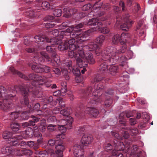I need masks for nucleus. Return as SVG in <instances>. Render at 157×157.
I'll use <instances>...</instances> for the list:
<instances>
[{
	"label": "nucleus",
	"instance_id": "f257e3e1",
	"mask_svg": "<svg viewBox=\"0 0 157 157\" xmlns=\"http://www.w3.org/2000/svg\"><path fill=\"white\" fill-rule=\"evenodd\" d=\"M26 95L31 91L30 90L25 89L22 90L20 87L17 86L11 88L8 92V94L5 93L6 89L2 86H0V98L3 100V102H0V108L4 111H6L10 108V104L7 101L8 100H12L15 97L16 93L21 91Z\"/></svg>",
	"mask_w": 157,
	"mask_h": 157
},
{
	"label": "nucleus",
	"instance_id": "f03ea898",
	"mask_svg": "<svg viewBox=\"0 0 157 157\" xmlns=\"http://www.w3.org/2000/svg\"><path fill=\"white\" fill-rule=\"evenodd\" d=\"M121 48L117 50L115 48L108 47L102 52L101 55L103 59L107 61V62L112 63H116L117 61L121 63V65L123 66L126 64V61L128 60L125 55L121 56L119 55L124 52L118 53L119 50L121 51Z\"/></svg>",
	"mask_w": 157,
	"mask_h": 157
},
{
	"label": "nucleus",
	"instance_id": "7ed1b4c3",
	"mask_svg": "<svg viewBox=\"0 0 157 157\" xmlns=\"http://www.w3.org/2000/svg\"><path fill=\"white\" fill-rule=\"evenodd\" d=\"M76 51L69 50L68 53V56L70 58L74 57L76 59V64L80 67L85 66L86 64V61H87L90 63L94 64L95 60L92 54L89 52L86 53L83 50L77 49Z\"/></svg>",
	"mask_w": 157,
	"mask_h": 157
},
{
	"label": "nucleus",
	"instance_id": "20e7f679",
	"mask_svg": "<svg viewBox=\"0 0 157 157\" xmlns=\"http://www.w3.org/2000/svg\"><path fill=\"white\" fill-rule=\"evenodd\" d=\"M103 88L102 84L99 83L95 84L93 89L91 87L88 88L87 90V93L90 92L92 90L93 91L92 95L89 102V105L95 104L96 101L101 102L100 99L98 98V97L100 96V94L102 93V89Z\"/></svg>",
	"mask_w": 157,
	"mask_h": 157
},
{
	"label": "nucleus",
	"instance_id": "39448f33",
	"mask_svg": "<svg viewBox=\"0 0 157 157\" xmlns=\"http://www.w3.org/2000/svg\"><path fill=\"white\" fill-rule=\"evenodd\" d=\"M129 16L128 14L124 15L122 19L120 16L117 17V21L115 25L118 26L121 22H124V23L120 26V28L123 30L128 31L132 25L134 23V21L129 19Z\"/></svg>",
	"mask_w": 157,
	"mask_h": 157
},
{
	"label": "nucleus",
	"instance_id": "423d86ee",
	"mask_svg": "<svg viewBox=\"0 0 157 157\" xmlns=\"http://www.w3.org/2000/svg\"><path fill=\"white\" fill-rule=\"evenodd\" d=\"M84 32L82 34H80L77 33L75 34L73 32L71 33L70 36L71 39L67 43L68 45L74 44L76 41L78 44H80L86 40V35H84Z\"/></svg>",
	"mask_w": 157,
	"mask_h": 157
},
{
	"label": "nucleus",
	"instance_id": "0eeeda50",
	"mask_svg": "<svg viewBox=\"0 0 157 157\" xmlns=\"http://www.w3.org/2000/svg\"><path fill=\"white\" fill-rule=\"evenodd\" d=\"M97 25V26L95 27L94 28H92L84 32V35H86L85 37H88V36H90L93 32L96 31H98L103 33H107L109 32V30L108 28L101 27L102 25L101 22L98 23Z\"/></svg>",
	"mask_w": 157,
	"mask_h": 157
},
{
	"label": "nucleus",
	"instance_id": "6e6552de",
	"mask_svg": "<svg viewBox=\"0 0 157 157\" xmlns=\"http://www.w3.org/2000/svg\"><path fill=\"white\" fill-rule=\"evenodd\" d=\"M46 39L47 42L51 43L52 45H58V49L61 51H63L66 50L68 47L67 42H65L63 44H61V40L60 39L58 40V38L51 39L50 40H48V38H46Z\"/></svg>",
	"mask_w": 157,
	"mask_h": 157
},
{
	"label": "nucleus",
	"instance_id": "1a4fd4ad",
	"mask_svg": "<svg viewBox=\"0 0 157 157\" xmlns=\"http://www.w3.org/2000/svg\"><path fill=\"white\" fill-rule=\"evenodd\" d=\"M130 37V35L128 33H123L121 35H120V44L122 46L121 48V51L119 50L118 52V53L125 52L127 47L126 44V41Z\"/></svg>",
	"mask_w": 157,
	"mask_h": 157
},
{
	"label": "nucleus",
	"instance_id": "9d476101",
	"mask_svg": "<svg viewBox=\"0 0 157 157\" xmlns=\"http://www.w3.org/2000/svg\"><path fill=\"white\" fill-rule=\"evenodd\" d=\"M29 77L30 79L33 80L32 82V84H33L36 82V85L37 84H43L45 83L47 81V78L45 77H42L34 74L29 75Z\"/></svg>",
	"mask_w": 157,
	"mask_h": 157
},
{
	"label": "nucleus",
	"instance_id": "9b49d317",
	"mask_svg": "<svg viewBox=\"0 0 157 157\" xmlns=\"http://www.w3.org/2000/svg\"><path fill=\"white\" fill-rule=\"evenodd\" d=\"M70 110L69 109L66 108L60 111V113L61 115L64 117H66V121H67V124L69 128H70L71 127V124L73 121V119L72 117L70 116H69L70 114Z\"/></svg>",
	"mask_w": 157,
	"mask_h": 157
},
{
	"label": "nucleus",
	"instance_id": "f8f14e48",
	"mask_svg": "<svg viewBox=\"0 0 157 157\" xmlns=\"http://www.w3.org/2000/svg\"><path fill=\"white\" fill-rule=\"evenodd\" d=\"M72 151L75 157H83V149L81 147L80 145L78 144L75 145L73 147Z\"/></svg>",
	"mask_w": 157,
	"mask_h": 157
},
{
	"label": "nucleus",
	"instance_id": "ddd939ff",
	"mask_svg": "<svg viewBox=\"0 0 157 157\" xmlns=\"http://www.w3.org/2000/svg\"><path fill=\"white\" fill-rule=\"evenodd\" d=\"M32 68L35 72L39 73L44 72H48L50 71L49 67L46 66H38L36 64H34L32 66Z\"/></svg>",
	"mask_w": 157,
	"mask_h": 157
},
{
	"label": "nucleus",
	"instance_id": "4468645a",
	"mask_svg": "<svg viewBox=\"0 0 157 157\" xmlns=\"http://www.w3.org/2000/svg\"><path fill=\"white\" fill-rule=\"evenodd\" d=\"M98 47V46L97 44H94V42H91L87 45L84 46L82 48H81V50H83L84 52H89V53H90L89 52H85V49H88L90 51H92L94 50H95V53L96 54L97 56H99L100 55L101 53H99L98 52V49H97V48ZM98 51H100V50L99 49H98Z\"/></svg>",
	"mask_w": 157,
	"mask_h": 157
},
{
	"label": "nucleus",
	"instance_id": "2eb2a0df",
	"mask_svg": "<svg viewBox=\"0 0 157 157\" xmlns=\"http://www.w3.org/2000/svg\"><path fill=\"white\" fill-rule=\"evenodd\" d=\"M145 29V26L144 24L143 21L141 20L138 22L136 31L139 33V36H141L144 33Z\"/></svg>",
	"mask_w": 157,
	"mask_h": 157
},
{
	"label": "nucleus",
	"instance_id": "dca6fc26",
	"mask_svg": "<svg viewBox=\"0 0 157 157\" xmlns=\"http://www.w3.org/2000/svg\"><path fill=\"white\" fill-rule=\"evenodd\" d=\"M93 139V138L91 136L84 135L82 138L81 142L83 145L87 146L91 143Z\"/></svg>",
	"mask_w": 157,
	"mask_h": 157
},
{
	"label": "nucleus",
	"instance_id": "f3484780",
	"mask_svg": "<svg viewBox=\"0 0 157 157\" xmlns=\"http://www.w3.org/2000/svg\"><path fill=\"white\" fill-rule=\"evenodd\" d=\"M80 29H78V30H76L75 29V27L73 28V27L71 26L68 28L66 30V32L64 31H62L60 33V38H62L65 35H68L70 36V34L71 33L73 32L74 34H75V33H79V32L80 31Z\"/></svg>",
	"mask_w": 157,
	"mask_h": 157
},
{
	"label": "nucleus",
	"instance_id": "a211bd4d",
	"mask_svg": "<svg viewBox=\"0 0 157 157\" xmlns=\"http://www.w3.org/2000/svg\"><path fill=\"white\" fill-rule=\"evenodd\" d=\"M85 112L89 114L91 117H97L99 113L96 109L90 107H88L86 109Z\"/></svg>",
	"mask_w": 157,
	"mask_h": 157
},
{
	"label": "nucleus",
	"instance_id": "6ab92c4d",
	"mask_svg": "<svg viewBox=\"0 0 157 157\" xmlns=\"http://www.w3.org/2000/svg\"><path fill=\"white\" fill-rule=\"evenodd\" d=\"M35 58L38 61V63L44 62V58H45L47 61H50L51 60L50 58L49 57L47 54L44 52H40V57L38 56V57H37L36 56H35Z\"/></svg>",
	"mask_w": 157,
	"mask_h": 157
},
{
	"label": "nucleus",
	"instance_id": "aec40b11",
	"mask_svg": "<svg viewBox=\"0 0 157 157\" xmlns=\"http://www.w3.org/2000/svg\"><path fill=\"white\" fill-rule=\"evenodd\" d=\"M63 140H59L55 147L56 153L59 155H62L63 151L65 148L64 147L63 145Z\"/></svg>",
	"mask_w": 157,
	"mask_h": 157
},
{
	"label": "nucleus",
	"instance_id": "412c9836",
	"mask_svg": "<svg viewBox=\"0 0 157 157\" xmlns=\"http://www.w3.org/2000/svg\"><path fill=\"white\" fill-rule=\"evenodd\" d=\"M38 127H35L34 128V135L35 137H37V144H42L43 143V138L42 135L40 132L38 131L37 129Z\"/></svg>",
	"mask_w": 157,
	"mask_h": 157
},
{
	"label": "nucleus",
	"instance_id": "4be33fe9",
	"mask_svg": "<svg viewBox=\"0 0 157 157\" xmlns=\"http://www.w3.org/2000/svg\"><path fill=\"white\" fill-rule=\"evenodd\" d=\"M59 121L61 122L62 125H59L58 124V129L63 133L65 132L66 130V128L68 129H69L72 127L71 126L70 128L68 127V126L67 124V121H66V120L64 119L61 120Z\"/></svg>",
	"mask_w": 157,
	"mask_h": 157
},
{
	"label": "nucleus",
	"instance_id": "5701e85b",
	"mask_svg": "<svg viewBox=\"0 0 157 157\" xmlns=\"http://www.w3.org/2000/svg\"><path fill=\"white\" fill-rule=\"evenodd\" d=\"M33 133H34V132H33V129L31 128H28L22 134L21 137L25 139L31 138L33 136Z\"/></svg>",
	"mask_w": 157,
	"mask_h": 157
},
{
	"label": "nucleus",
	"instance_id": "b1692460",
	"mask_svg": "<svg viewBox=\"0 0 157 157\" xmlns=\"http://www.w3.org/2000/svg\"><path fill=\"white\" fill-rule=\"evenodd\" d=\"M21 139V136H13L11 135L8 140V143L12 144L13 145H15L17 144L18 141Z\"/></svg>",
	"mask_w": 157,
	"mask_h": 157
},
{
	"label": "nucleus",
	"instance_id": "393cba45",
	"mask_svg": "<svg viewBox=\"0 0 157 157\" xmlns=\"http://www.w3.org/2000/svg\"><path fill=\"white\" fill-rule=\"evenodd\" d=\"M63 11L65 13L63 16L65 17L68 18L70 17V16L75 13L76 12V10L74 9H70L67 10V8H64Z\"/></svg>",
	"mask_w": 157,
	"mask_h": 157
},
{
	"label": "nucleus",
	"instance_id": "a878e982",
	"mask_svg": "<svg viewBox=\"0 0 157 157\" xmlns=\"http://www.w3.org/2000/svg\"><path fill=\"white\" fill-rule=\"evenodd\" d=\"M46 49L48 52L52 53V57L56 62L57 63L59 61V60L58 59H56V58L58 57V56L57 55L56 52L54 50H53L51 46H47L46 47Z\"/></svg>",
	"mask_w": 157,
	"mask_h": 157
},
{
	"label": "nucleus",
	"instance_id": "bb28decb",
	"mask_svg": "<svg viewBox=\"0 0 157 157\" xmlns=\"http://www.w3.org/2000/svg\"><path fill=\"white\" fill-rule=\"evenodd\" d=\"M1 151L3 154H6L7 155L11 154L12 155L13 150L12 147L6 146L2 148L1 149Z\"/></svg>",
	"mask_w": 157,
	"mask_h": 157
},
{
	"label": "nucleus",
	"instance_id": "cd10ccee",
	"mask_svg": "<svg viewBox=\"0 0 157 157\" xmlns=\"http://www.w3.org/2000/svg\"><path fill=\"white\" fill-rule=\"evenodd\" d=\"M38 128L41 132L45 131L46 127V121L45 120H43L38 124Z\"/></svg>",
	"mask_w": 157,
	"mask_h": 157
},
{
	"label": "nucleus",
	"instance_id": "c85d7f7f",
	"mask_svg": "<svg viewBox=\"0 0 157 157\" xmlns=\"http://www.w3.org/2000/svg\"><path fill=\"white\" fill-rule=\"evenodd\" d=\"M98 20L97 18H93L87 22V25H90L91 26H94V28L95 27L97 26V24L98 23L101 22H98Z\"/></svg>",
	"mask_w": 157,
	"mask_h": 157
},
{
	"label": "nucleus",
	"instance_id": "c756f323",
	"mask_svg": "<svg viewBox=\"0 0 157 157\" xmlns=\"http://www.w3.org/2000/svg\"><path fill=\"white\" fill-rule=\"evenodd\" d=\"M10 70L11 72L13 73V74H17V75L21 78H22L25 80L28 79V78L26 76H25L21 72L16 70L13 67H10Z\"/></svg>",
	"mask_w": 157,
	"mask_h": 157
},
{
	"label": "nucleus",
	"instance_id": "7c9ffc66",
	"mask_svg": "<svg viewBox=\"0 0 157 157\" xmlns=\"http://www.w3.org/2000/svg\"><path fill=\"white\" fill-rule=\"evenodd\" d=\"M105 39V37L103 35H101L96 38L95 40L96 43L100 45H102Z\"/></svg>",
	"mask_w": 157,
	"mask_h": 157
},
{
	"label": "nucleus",
	"instance_id": "2f4dec72",
	"mask_svg": "<svg viewBox=\"0 0 157 157\" xmlns=\"http://www.w3.org/2000/svg\"><path fill=\"white\" fill-rule=\"evenodd\" d=\"M120 35L117 34L114 35L112 39V43L114 44H117L119 42L120 43Z\"/></svg>",
	"mask_w": 157,
	"mask_h": 157
},
{
	"label": "nucleus",
	"instance_id": "473e14b6",
	"mask_svg": "<svg viewBox=\"0 0 157 157\" xmlns=\"http://www.w3.org/2000/svg\"><path fill=\"white\" fill-rule=\"evenodd\" d=\"M35 154L39 155L40 157H48V152L46 151H35Z\"/></svg>",
	"mask_w": 157,
	"mask_h": 157
},
{
	"label": "nucleus",
	"instance_id": "72a5a7b5",
	"mask_svg": "<svg viewBox=\"0 0 157 157\" xmlns=\"http://www.w3.org/2000/svg\"><path fill=\"white\" fill-rule=\"evenodd\" d=\"M108 65L106 63H103L100 65L99 67V70L100 72H105L108 70Z\"/></svg>",
	"mask_w": 157,
	"mask_h": 157
},
{
	"label": "nucleus",
	"instance_id": "f704fd0d",
	"mask_svg": "<svg viewBox=\"0 0 157 157\" xmlns=\"http://www.w3.org/2000/svg\"><path fill=\"white\" fill-rule=\"evenodd\" d=\"M30 113V111H25L22 113L21 115V118L23 120H25L28 119L29 114Z\"/></svg>",
	"mask_w": 157,
	"mask_h": 157
},
{
	"label": "nucleus",
	"instance_id": "c9c22d12",
	"mask_svg": "<svg viewBox=\"0 0 157 157\" xmlns=\"http://www.w3.org/2000/svg\"><path fill=\"white\" fill-rule=\"evenodd\" d=\"M118 68V67L117 66H110L109 69L110 73L113 75H115L117 71Z\"/></svg>",
	"mask_w": 157,
	"mask_h": 157
},
{
	"label": "nucleus",
	"instance_id": "e433bc0d",
	"mask_svg": "<svg viewBox=\"0 0 157 157\" xmlns=\"http://www.w3.org/2000/svg\"><path fill=\"white\" fill-rule=\"evenodd\" d=\"M11 128L14 132L18 131L20 128L19 125L17 123H13L11 124Z\"/></svg>",
	"mask_w": 157,
	"mask_h": 157
},
{
	"label": "nucleus",
	"instance_id": "4c0bfd02",
	"mask_svg": "<svg viewBox=\"0 0 157 157\" xmlns=\"http://www.w3.org/2000/svg\"><path fill=\"white\" fill-rule=\"evenodd\" d=\"M60 140H58L56 138L54 139L50 140L48 141V144L51 146H56Z\"/></svg>",
	"mask_w": 157,
	"mask_h": 157
},
{
	"label": "nucleus",
	"instance_id": "58836bf2",
	"mask_svg": "<svg viewBox=\"0 0 157 157\" xmlns=\"http://www.w3.org/2000/svg\"><path fill=\"white\" fill-rule=\"evenodd\" d=\"M48 154H49L51 157H58L62 156L63 155H58L56 153H56L54 152V150L50 149L48 150Z\"/></svg>",
	"mask_w": 157,
	"mask_h": 157
},
{
	"label": "nucleus",
	"instance_id": "ea45409f",
	"mask_svg": "<svg viewBox=\"0 0 157 157\" xmlns=\"http://www.w3.org/2000/svg\"><path fill=\"white\" fill-rule=\"evenodd\" d=\"M34 38L36 40L35 41L36 42H43L44 41L45 39L46 40V38H48V40H51V39H50L48 38L46 36H45L44 38V37L42 36H35L34 37Z\"/></svg>",
	"mask_w": 157,
	"mask_h": 157
},
{
	"label": "nucleus",
	"instance_id": "a19ab883",
	"mask_svg": "<svg viewBox=\"0 0 157 157\" xmlns=\"http://www.w3.org/2000/svg\"><path fill=\"white\" fill-rule=\"evenodd\" d=\"M42 6L44 9H53L52 6H50L49 3L47 2H44L42 4Z\"/></svg>",
	"mask_w": 157,
	"mask_h": 157
},
{
	"label": "nucleus",
	"instance_id": "79ce46f5",
	"mask_svg": "<svg viewBox=\"0 0 157 157\" xmlns=\"http://www.w3.org/2000/svg\"><path fill=\"white\" fill-rule=\"evenodd\" d=\"M21 152L23 155L31 156L32 155L33 152L30 150L22 149L21 150Z\"/></svg>",
	"mask_w": 157,
	"mask_h": 157
},
{
	"label": "nucleus",
	"instance_id": "37998d69",
	"mask_svg": "<svg viewBox=\"0 0 157 157\" xmlns=\"http://www.w3.org/2000/svg\"><path fill=\"white\" fill-rule=\"evenodd\" d=\"M12 133L8 131L4 132L2 135L3 138L5 139H8L11 136Z\"/></svg>",
	"mask_w": 157,
	"mask_h": 157
},
{
	"label": "nucleus",
	"instance_id": "c03bdc74",
	"mask_svg": "<svg viewBox=\"0 0 157 157\" xmlns=\"http://www.w3.org/2000/svg\"><path fill=\"white\" fill-rule=\"evenodd\" d=\"M35 125V122L33 121H30L29 122H26L22 123V125L24 127H27L31 125L33 126Z\"/></svg>",
	"mask_w": 157,
	"mask_h": 157
},
{
	"label": "nucleus",
	"instance_id": "a18cd8bd",
	"mask_svg": "<svg viewBox=\"0 0 157 157\" xmlns=\"http://www.w3.org/2000/svg\"><path fill=\"white\" fill-rule=\"evenodd\" d=\"M19 113L18 112H13L10 115V119L11 120L17 119L19 116Z\"/></svg>",
	"mask_w": 157,
	"mask_h": 157
},
{
	"label": "nucleus",
	"instance_id": "49530a36",
	"mask_svg": "<svg viewBox=\"0 0 157 157\" xmlns=\"http://www.w3.org/2000/svg\"><path fill=\"white\" fill-rule=\"evenodd\" d=\"M53 101L52 97L51 96H50L49 97L48 99L47 98H45L44 99V101H42L43 102H44V103H50L51 105H52L54 102Z\"/></svg>",
	"mask_w": 157,
	"mask_h": 157
},
{
	"label": "nucleus",
	"instance_id": "de8ad7c7",
	"mask_svg": "<svg viewBox=\"0 0 157 157\" xmlns=\"http://www.w3.org/2000/svg\"><path fill=\"white\" fill-rule=\"evenodd\" d=\"M133 6L134 8L132 10V12L135 13H136L140 9V7L139 5L136 3L134 4Z\"/></svg>",
	"mask_w": 157,
	"mask_h": 157
},
{
	"label": "nucleus",
	"instance_id": "09e8293b",
	"mask_svg": "<svg viewBox=\"0 0 157 157\" xmlns=\"http://www.w3.org/2000/svg\"><path fill=\"white\" fill-rule=\"evenodd\" d=\"M62 11L60 9H56L53 12V15L56 17H59L61 16Z\"/></svg>",
	"mask_w": 157,
	"mask_h": 157
},
{
	"label": "nucleus",
	"instance_id": "8fccbe9b",
	"mask_svg": "<svg viewBox=\"0 0 157 157\" xmlns=\"http://www.w3.org/2000/svg\"><path fill=\"white\" fill-rule=\"evenodd\" d=\"M35 89V88H33V90L32 93L36 97L40 98L42 96V93L41 92H39L37 90L36 91H34Z\"/></svg>",
	"mask_w": 157,
	"mask_h": 157
},
{
	"label": "nucleus",
	"instance_id": "3c124183",
	"mask_svg": "<svg viewBox=\"0 0 157 157\" xmlns=\"http://www.w3.org/2000/svg\"><path fill=\"white\" fill-rule=\"evenodd\" d=\"M61 86L63 87V89H61L62 92L66 93L67 92L66 86L67 85V82H62L61 83Z\"/></svg>",
	"mask_w": 157,
	"mask_h": 157
},
{
	"label": "nucleus",
	"instance_id": "603ef678",
	"mask_svg": "<svg viewBox=\"0 0 157 157\" xmlns=\"http://www.w3.org/2000/svg\"><path fill=\"white\" fill-rule=\"evenodd\" d=\"M56 126L54 124H49L47 126L48 130L49 132H52L55 130L56 129Z\"/></svg>",
	"mask_w": 157,
	"mask_h": 157
},
{
	"label": "nucleus",
	"instance_id": "864d4df0",
	"mask_svg": "<svg viewBox=\"0 0 157 157\" xmlns=\"http://www.w3.org/2000/svg\"><path fill=\"white\" fill-rule=\"evenodd\" d=\"M68 47H69L70 50L75 51L77 52L76 50L77 49H81H81L79 47L76 48V46L74 44H71V45H68Z\"/></svg>",
	"mask_w": 157,
	"mask_h": 157
},
{
	"label": "nucleus",
	"instance_id": "5fc2aeb1",
	"mask_svg": "<svg viewBox=\"0 0 157 157\" xmlns=\"http://www.w3.org/2000/svg\"><path fill=\"white\" fill-rule=\"evenodd\" d=\"M21 103L22 105H27L29 103V101L28 97L26 96H24L23 101H21Z\"/></svg>",
	"mask_w": 157,
	"mask_h": 157
},
{
	"label": "nucleus",
	"instance_id": "6e6d98bb",
	"mask_svg": "<svg viewBox=\"0 0 157 157\" xmlns=\"http://www.w3.org/2000/svg\"><path fill=\"white\" fill-rule=\"evenodd\" d=\"M12 155H15L18 156H21L22 155V154L21 152V150H17L16 151H13L12 152Z\"/></svg>",
	"mask_w": 157,
	"mask_h": 157
},
{
	"label": "nucleus",
	"instance_id": "4d7b16f0",
	"mask_svg": "<svg viewBox=\"0 0 157 157\" xmlns=\"http://www.w3.org/2000/svg\"><path fill=\"white\" fill-rule=\"evenodd\" d=\"M92 6L90 4H88L84 5L82 8V10L84 11L88 10Z\"/></svg>",
	"mask_w": 157,
	"mask_h": 157
},
{
	"label": "nucleus",
	"instance_id": "13d9d810",
	"mask_svg": "<svg viewBox=\"0 0 157 157\" xmlns=\"http://www.w3.org/2000/svg\"><path fill=\"white\" fill-rule=\"evenodd\" d=\"M55 25L54 22H52L51 23H46L45 25V26L46 28L48 29L54 27Z\"/></svg>",
	"mask_w": 157,
	"mask_h": 157
},
{
	"label": "nucleus",
	"instance_id": "bf43d9fd",
	"mask_svg": "<svg viewBox=\"0 0 157 157\" xmlns=\"http://www.w3.org/2000/svg\"><path fill=\"white\" fill-rule=\"evenodd\" d=\"M65 135L63 133L60 134H59L56 136V138L57 140H60L61 139H63L65 138Z\"/></svg>",
	"mask_w": 157,
	"mask_h": 157
},
{
	"label": "nucleus",
	"instance_id": "052dcab7",
	"mask_svg": "<svg viewBox=\"0 0 157 157\" xmlns=\"http://www.w3.org/2000/svg\"><path fill=\"white\" fill-rule=\"evenodd\" d=\"M133 56V52L130 50L128 51L127 52L126 58L128 60L131 59Z\"/></svg>",
	"mask_w": 157,
	"mask_h": 157
},
{
	"label": "nucleus",
	"instance_id": "680f3d73",
	"mask_svg": "<svg viewBox=\"0 0 157 157\" xmlns=\"http://www.w3.org/2000/svg\"><path fill=\"white\" fill-rule=\"evenodd\" d=\"M103 79V78L99 76H96V77L94 78V81L93 82H99L101 81Z\"/></svg>",
	"mask_w": 157,
	"mask_h": 157
},
{
	"label": "nucleus",
	"instance_id": "e2e57ef3",
	"mask_svg": "<svg viewBox=\"0 0 157 157\" xmlns=\"http://www.w3.org/2000/svg\"><path fill=\"white\" fill-rule=\"evenodd\" d=\"M40 104L38 103H36L33 107V109L34 110L39 111L40 110Z\"/></svg>",
	"mask_w": 157,
	"mask_h": 157
},
{
	"label": "nucleus",
	"instance_id": "0e129e2a",
	"mask_svg": "<svg viewBox=\"0 0 157 157\" xmlns=\"http://www.w3.org/2000/svg\"><path fill=\"white\" fill-rule=\"evenodd\" d=\"M138 133V130L136 128L132 129L130 132V133L132 135H134Z\"/></svg>",
	"mask_w": 157,
	"mask_h": 157
},
{
	"label": "nucleus",
	"instance_id": "69168bd1",
	"mask_svg": "<svg viewBox=\"0 0 157 157\" xmlns=\"http://www.w3.org/2000/svg\"><path fill=\"white\" fill-rule=\"evenodd\" d=\"M61 98H59V100H60V101L59 102V105L60 106V109H61L63 108H64L65 106V105L64 102L63 101H61Z\"/></svg>",
	"mask_w": 157,
	"mask_h": 157
},
{
	"label": "nucleus",
	"instance_id": "338daca9",
	"mask_svg": "<svg viewBox=\"0 0 157 157\" xmlns=\"http://www.w3.org/2000/svg\"><path fill=\"white\" fill-rule=\"evenodd\" d=\"M53 95L54 96H59L61 95V92L59 90L54 92L53 93Z\"/></svg>",
	"mask_w": 157,
	"mask_h": 157
},
{
	"label": "nucleus",
	"instance_id": "774afa93",
	"mask_svg": "<svg viewBox=\"0 0 157 157\" xmlns=\"http://www.w3.org/2000/svg\"><path fill=\"white\" fill-rule=\"evenodd\" d=\"M52 33L54 36H57L58 35L59 32L58 30L55 29L52 31Z\"/></svg>",
	"mask_w": 157,
	"mask_h": 157
}]
</instances>
